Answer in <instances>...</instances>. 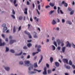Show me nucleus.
Returning a JSON list of instances; mask_svg holds the SVG:
<instances>
[{"instance_id": "f257e3e1", "label": "nucleus", "mask_w": 75, "mask_h": 75, "mask_svg": "<svg viewBox=\"0 0 75 75\" xmlns=\"http://www.w3.org/2000/svg\"><path fill=\"white\" fill-rule=\"evenodd\" d=\"M24 62L25 63L24 65H25V66H26V67H28L29 66H30V65H31V64L30 63V62L28 60H26L24 61Z\"/></svg>"}, {"instance_id": "f03ea898", "label": "nucleus", "mask_w": 75, "mask_h": 75, "mask_svg": "<svg viewBox=\"0 0 75 75\" xmlns=\"http://www.w3.org/2000/svg\"><path fill=\"white\" fill-rule=\"evenodd\" d=\"M24 33L25 34H27V35H28L29 38H32L31 35H30V34L28 32H27V31L25 30L24 31Z\"/></svg>"}, {"instance_id": "7ed1b4c3", "label": "nucleus", "mask_w": 75, "mask_h": 75, "mask_svg": "<svg viewBox=\"0 0 75 75\" xmlns=\"http://www.w3.org/2000/svg\"><path fill=\"white\" fill-rule=\"evenodd\" d=\"M66 47H71V44L70 43H69V42L67 41L66 42Z\"/></svg>"}, {"instance_id": "20e7f679", "label": "nucleus", "mask_w": 75, "mask_h": 75, "mask_svg": "<svg viewBox=\"0 0 75 75\" xmlns=\"http://www.w3.org/2000/svg\"><path fill=\"white\" fill-rule=\"evenodd\" d=\"M28 73L29 75H32L33 74H36L37 72H36V71H28Z\"/></svg>"}, {"instance_id": "39448f33", "label": "nucleus", "mask_w": 75, "mask_h": 75, "mask_svg": "<svg viewBox=\"0 0 75 75\" xmlns=\"http://www.w3.org/2000/svg\"><path fill=\"white\" fill-rule=\"evenodd\" d=\"M6 44V43L5 42H3L2 43V42H1V39H0V46H4Z\"/></svg>"}, {"instance_id": "423d86ee", "label": "nucleus", "mask_w": 75, "mask_h": 75, "mask_svg": "<svg viewBox=\"0 0 75 75\" xmlns=\"http://www.w3.org/2000/svg\"><path fill=\"white\" fill-rule=\"evenodd\" d=\"M44 71L43 72V75H47V68L45 67L44 68Z\"/></svg>"}, {"instance_id": "0eeeda50", "label": "nucleus", "mask_w": 75, "mask_h": 75, "mask_svg": "<svg viewBox=\"0 0 75 75\" xmlns=\"http://www.w3.org/2000/svg\"><path fill=\"white\" fill-rule=\"evenodd\" d=\"M33 37L35 38H38V37L37 35V33H35V32H34Z\"/></svg>"}, {"instance_id": "6e6552de", "label": "nucleus", "mask_w": 75, "mask_h": 75, "mask_svg": "<svg viewBox=\"0 0 75 75\" xmlns=\"http://www.w3.org/2000/svg\"><path fill=\"white\" fill-rule=\"evenodd\" d=\"M42 58H43V56L42 55H40V59L39 61L38 64H40L41 63V62L42 61Z\"/></svg>"}, {"instance_id": "1a4fd4ad", "label": "nucleus", "mask_w": 75, "mask_h": 75, "mask_svg": "<svg viewBox=\"0 0 75 75\" xmlns=\"http://www.w3.org/2000/svg\"><path fill=\"white\" fill-rule=\"evenodd\" d=\"M63 61L64 63H67V64H68V59H63Z\"/></svg>"}, {"instance_id": "9d476101", "label": "nucleus", "mask_w": 75, "mask_h": 75, "mask_svg": "<svg viewBox=\"0 0 75 75\" xmlns=\"http://www.w3.org/2000/svg\"><path fill=\"white\" fill-rule=\"evenodd\" d=\"M52 24L53 25H55V24H57V22H56V21H55V20L53 19V21L52 22Z\"/></svg>"}, {"instance_id": "9b49d317", "label": "nucleus", "mask_w": 75, "mask_h": 75, "mask_svg": "<svg viewBox=\"0 0 75 75\" xmlns=\"http://www.w3.org/2000/svg\"><path fill=\"white\" fill-rule=\"evenodd\" d=\"M16 40H11L10 42V44H12L13 43L16 42Z\"/></svg>"}, {"instance_id": "f8f14e48", "label": "nucleus", "mask_w": 75, "mask_h": 75, "mask_svg": "<svg viewBox=\"0 0 75 75\" xmlns=\"http://www.w3.org/2000/svg\"><path fill=\"white\" fill-rule=\"evenodd\" d=\"M33 67H34V68H37V67H38L37 62H36L34 64Z\"/></svg>"}, {"instance_id": "ddd939ff", "label": "nucleus", "mask_w": 75, "mask_h": 75, "mask_svg": "<svg viewBox=\"0 0 75 75\" xmlns=\"http://www.w3.org/2000/svg\"><path fill=\"white\" fill-rule=\"evenodd\" d=\"M65 48H66V47H62V52H65Z\"/></svg>"}, {"instance_id": "4468645a", "label": "nucleus", "mask_w": 75, "mask_h": 75, "mask_svg": "<svg viewBox=\"0 0 75 75\" xmlns=\"http://www.w3.org/2000/svg\"><path fill=\"white\" fill-rule=\"evenodd\" d=\"M55 65L56 67H58L59 66V63L57 62H55Z\"/></svg>"}, {"instance_id": "2eb2a0df", "label": "nucleus", "mask_w": 75, "mask_h": 75, "mask_svg": "<svg viewBox=\"0 0 75 75\" xmlns=\"http://www.w3.org/2000/svg\"><path fill=\"white\" fill-rule=\"evenodd\" d=\"M33 69V65H31L28 68V70L29 71H31V69Z\"/></svg>"}, {"instance_id": "dca6fc26", "label": "nucleus", "mask_w": 75, "mask_h": 75, "mask_svg": "<svg viewBox=\"0 0 75 75\" xmlns=\"http://www.w3.org/2000/svg\"><path fill=\"white\" fill-rule=\"evenodd\" d=\"M33 71H37L38 72H41L42 70H38L35 69H33Z\"/></svg>"}, {"instance_id": "f3484780", "label": "nucleus", "mask_w": 75, "mask_h": 75, "mask_svg": "<svg viewBox=\"0 0 75 75\" xmlns=\"http://www.w3.org/2000/svg\"><path fill=\"white\" fill-rule=\"evenodd\" d=\"M55 11L53 10V11H51L50 12H49V15H51L53 13H54V11Z\"/></svg>"}, {"instance_id": "a211bd4d", "label": "nucleus", "mask_w": 75, "mask_h": 75, "mask_svg": "<svg viewBox=\"0 0 75 75\" xmlns=\"http://www.w3.org/2000/svg\"><path fill=\"white\" fill-rule=\"evenodd\" d=\"M23 53V51H21V52L20 53V54H15V55H16V56H17V55L18 56V55H21V54H22V53Z\"/></svg>"}, {"instance_id": "6ab92c4d", "label": "nucleus", "mask_w": 75, "mask_h": 75, "mask_svg": "<svg viewBox=\"0 0 75 75\" xmlns=\"http://www.w3.org/2000/svg\"><path fill=\"white\" fill-rule=\"evenodd\" d=\"M50 5L51 6V7H54V5H55V4L54 3H50Z\"/></svg>"}, {"instance_id": "aec40b11", "label": "nucleus", "mask_w": 75, "mask_h": 75, "mask_svg": "<svg viewBox=\"0 0 75 75\" xmlns=\"http://www.w3.org/2000/svg\"><path fill=\"white\" fill-rule=\"evenodd\" d=\"M74 14V11L73 10L70 13V15H73Z\"/></svg>"}, {"instance_id": "412c9836", "label": "nucleus", "mask_w": 75, "mask_h": 75, "mask_svg": "<svg viewBox=\"0 0 75 75\" xmlns=\"http://www.w3.org/2000/svg\"><path fill=\"white\" fill-rule=\"evenodd\" d=\"M4 68L6 71H9L10 70V67H6Z\"/></svg>"}, {"instance_id": "4be33fe9", "label": "nucleus", "mask_w": 75, "mask_h": 75, "mask_svg": "<svg viewBox=\"0 0 75 75\" xmlns=\"http://www.w3.org/2000/svg\"><path fill=\"white\" fill-rule=\"evenodd\" d=\"M27 45L28 47H30L32 46V44L31 43H29Z\"/></svg>"}, {"instance_id": "5701e85b", "label": "nucleus", "mask_w": 75, "mask_h": 75, "mask_svg": "<svg viewBox=\"0 0 75 75\" xmlns=\"http://www.w3.org/2000/svg\"><path fill=\"white\" fill-rule=\"evenodd\" d=\"M52 50H55V47L54 45H52Z\"/></svg>"}, {"instance_id": "b1692460", "label": "nucleus", "mask_w": 75, "mask_h": 75, "mask_svg": "<svg viewBox=\"0 0 75 75\" xmlns=\"http://www.w3.org/2000/svg\"><path fill=\"white\" fill-rule=\"evenodd\" d=\"M60 7H58V10H57V13H59V11H60Z\"/></svg>"}, {"instance_id": "393cba45", "label": "nucleus", "mask_w": 75, "mask_h": 75, "mask_svg": "<svg viewBox=\"0 0 75 75\" xmlns=\"http://www.w3.org/2000/svg\"><path fill=\"white\" fill-rule=\"evenodd\" d=\"M50 61L51 63H52V61H53V58L52 57H51L50 58Z\"/></svg>"}, {"instance_id": "a878e982", "label": "nucleus", "mask_w": 75, "mask_h": 75, "mask_svg": "<svg viewBox=\"0 0 75 75\" xmlns=\"http://www.w3.org/2000/svg\"><path fill=\"white\" fill-rule=\"evenodd\" d=\"M19 20H23V16H20L19 17Z\"/></svg>"}, {"instance_id": "bb28decb", "label": "nucleus", "mask_w": 75, "mask_h": 75, "mask_svg": "<svg viewBox=\"0 0 75 75\" xmlns=\"http://www.w3.org/2000/svg\"><path fill=\"white\" fill-rule=\"evenodd\" d=\"M53 44L56 47H57V42L55 41H54L53 42Z\"/></svg>"}, {"instance_id": "cd10ccee", "label": "nucleus", "mask_w": 75, "mask_h": 75, "mask_svg": "<svg viewBox=\"0 0 75 75\" xmlns=\"http://www.w3.org/2000/svg\"><path fill=\"white\" fill-rule=\"evenodd\" d=\"M16 32V27H15V26H13V33H14Z\"/></svg>"}, {"instance_id": "c85d7f7f", "label": "nucleus", "mask_w": 75, "mask_h": 75, "mask_svg": "<svg viewBox=\"0 0 75 75\" xmlns=\"http://www.w3.org/2000/svg\"><path fill=\"white\" fill-rule=\"evenodd\" d=\"M10 51H11V52H12V53H14L15 52V51H14V50L13 49L11 50Z\"/></svg>"}, {"instance_id": "c756f323", "label": "nucleus", "mask_w": 75, "mask_h": 75, "mask_svg": "<svg viewBox=\"0 0 75 75\" xmlns=\"http://www.w3.org/2000/svg\"><path fill=\"white\" fill-rule=\"evenodd\" d=\"M69 64L70 65H72V62L71 60H70L69 61Z\"/></svg>"}, {"instance_id": "7c9ffc66", "label": "nucleus", "mask_w": 75, "mask_h": 75, "mask_svg": "<svg viewBox=\"0 0 75 75\" xmlns=\"http://www.w3.org/2000/svg\"><path fill=\"white\" fill-rule=\"evenodd\" d=\"M71 45L73 48H75V45L73 43H71Z\"/></svg>"}, {"instance_id": "2f4dec72", "label": "nucleus", "mask_w": 75, "mask_h": 75, "mask_svg": "<svg viewBox=\"0 0 75 75\" xmlns=\"http://www.w3.org/2000/svg\"><path fill=\"white\" fill-rule=\"evenodd\" d=\"M19 64L20 65H23V61H21L19 62Z\"/></svg>"}, {"instance_id": "473e14b6", "label": "nucleus", "mask_w": 75, "mask_h": 75, "mask_svg": "<svg viewBox=\"0 0 75 75\" xmlns=\"http://www.w3.org/2000/svg\"><path fill=\"white\" fill-rule=\"evenodd\" d=\"M38 52H33L32 53L33 55V56H34V55H35V54H38Z\"/></svg>"}, {"instance_id": "72a5a7b5", "label": "nucleus", "mask_w": 75, "mask_h": 75, "mask_svg": "<svg viewBox=\"0 0 75 75\" xmlns=\"http://www.w3.org/2000/svg\"><path fill=\"white\" fill-rule=\"evenodd\" d=\"M48 74H51V70H48Z\"/></svg>"}, {"instance_id": "f704fd0d", "label": "nucleus", "mask_w": 75, "mask_h": 75, "mask_svg": "<svg viewBox=\"0 0 75 75\" xmlns=\"http://www.w3.org/2000/svg\"><path fill=\"white\" fill-rule=\"evenodd\" d=\"M9 50V49H8V48L6 47V52H8V50Z\"/></svg>"}, {"instance_id": "c9c22d12", "label": "nucleus", "mask_w": 75, "mask_h": 75, "mask_svg": "<svg viewBox=\"0 0 75 75\" xmlns=\"http://www.w3.org/2000/svg\"><path fill=\"white\" fill-rule=\"evenodd\" d=\"M37 51H38L37 52H38H38H41V50L40 49L38 48L37 49Z\"/></svg>"}, {"instance_id": "e433bc0d", "label": "nucleus", "mask_w": 75, "mask_h": 75, "mask_svg": "<svg viewBox=\"0 0 75 75\" xmlns=\"http://www.w3.org/2000/svg\"><path fill=\"white\" fill-rule=\"evenodd\" d=\"M4 30L5 31H6V30H7V27H4Z\"/></svg>"}, {"instance_id": "4c0bfd02", "label": "nucleus", "mask_w": 75, "mask_h": 75, "mask_svg": "<svg viewBox=\"0 0 75 75\" xmlns=\"http://www.w3.org/2000/svg\"><path fill=\"white\" fill-rule=\"evenodd\" d=\"M21 26H20L18 28V31H20V30H21Z\"/></svg>"}, {"instance_id": "58836bf2", "label": "nucleus", "mask_w": 75, "mask_h": 75, "mask_svg": "<svg viewBox=\"0 0 75 75\" xmlns=\"http://www.w3.org/2000/svg\"><path fill=\"white\" fill-rule=\"evenodd\" d=\"M65 7H67L68 6V4L67 3H65L64 4Z\"/></svg>"}, {"instance_id": "ea45409f", "label": "nucleus", "mask_w": 75, "mask_h": 75, "mask_svg": "<svg viewBox=\"0 0 75 75\" xmlns=\"http://www.w3.org/2000/svg\"><path fill=\"white\" fill-rule=\"evenodd\" d=\"M38 9L39 10H40L41 8V7L40 6V5H39L38 6Z\"/></svg>"}, {"instance_id": "a19ab883", "label": "nucleus", "mask_w": 75, "mask_h": 75, "mask_svg": "<svg viewBox=\"0 0 75 75\" xmlns=\"http://www.w3.org/2000/svg\"><path fill=\"white\" fill-rule=\"evenodd\" d=\"M61 46L62 47H63V46H64V42H61Z\"/></svg>"}, {"instance_id": "79ce46f5", "label": "nucleus", "mask_w": 75, "mask_h": 75, "mask_svg": "<svg viewBox=\"0 0 75 75\" xmlns=\"http://www.w3.org/2000/svg\"><path fill=\"white\" fill-rule=\"evenodd\" d=\"M46 65L47 68H49V67H50V65H49V64L47 63L46 64Z\"/></svg>"}, {"instance_id": "37998d69", "label": "nucleus", "mask_w": 75, "mask_h": 75, "mask_svg": "<svg viewBox=\"0 0 75 75\" xmlns=\"http://www.w3.org/2000/svg\"><path fill=\"white\" fill-rule=\"evenodd\" d=\"M31 41H32V40H27L28 42H31Z\"/></svg>"}, {"instance_id": "c03bdc74", "label": "nucleus", "mask_w": 75, "mask_h": 75, "mask_svg": "<svg viewBox=\"0 0 75 75\" xmlns=\"http://www.w3.org/2000/svg\"><path fill=\"white\" fill-rule=\"evenodd\" d=\"M62 23H65V19H63L62 20Z\"/></svg>"}, {"instance_id": "a18cd8bd", "label": "nucleus", "mask_w": 75, "mask_h": 75, "mask_svg": "<svg viewBox=\"0 0 75 75\" xmlns=\"http://www.w3.org/2000/svg\"><path fill=\"white\" fill-rule=\"evenodd\" d=\"M66 68L67 69H70V66H67L66 67Z\"/></svg>"}, {"instance_id": "49530a36", "label": "nucleus", "mask_w": 75, "mask_h": 75, "mask_svg": "<svg viewBox=\"0 0 75 75\" xmlns=\"http://www.w3.org/2000/svg\"><path fill=\"white\" fill-rule=\"evenodd\" d=\"M6 24H4L2 25V26L3 27H6Z\"/></svg>"}, {"instance_id": "de8ad7c7", "label": "nucleus", "mask_w": 75, "mask_h": 75, "mask_svg": "<svg viewBox=\"0 0 75 75\" xmlns=\"http://www.w3.org/2000/svg\"><path fill=\"white\" fill-rule=\"evenodd\" d=\"M11 16L13 17V18H14V19H15V18H16V17L14 15H11Z\"/></svg>"}, {"instance_id": "09e8293b", "label": "nucleus", "mask_w": 75, "mask_h": 75, "mask_svg": "<svg viewBox=\"0 0 75 75\" xmlns=\"http://www.w3.org/2000/svg\"><path fill=\"white\" fill-rule=\"evenodd\" d=\"M37 11L38 14V15H40V13L39 12V11H38V9H37Z\"/></svg>"}, {"instance_id": "8fccbe9b", "label": "nucleus", "mask_w": 75, "mask_h": 75, "mask_svg": "<svg viewBox=\"0 0 75 75\" xmlns=\"http://www.w3.org/2000/svg\"><path fill=\"white\" fill-rule=\"evenodd\" d=\"M23 48L25 50H27V47L26 46H24L23 47Z\"/></svg>"}, {"instance_id": "3c124183", "label": "nucleus", "mask_w": 75, "mask_h": 75, "mask_svg": "<svg viewBox=\"0 0 75 75\" xmlns=\"http://www.w3.org/2000/svg\"><path fill=\"white\" fill-rule=\"evenodd\" d=\"M65 3V1H63L62 3V4H64Z\"/></svg>"}, {"instance_id": "603ef678", "label": "nucleus", "mask_w": 75, "mask_h": 75, "mask_svg": "<svg viewBox=\"0 0 75 75\" xmlns=\"http://www.w3.org/2000/svg\"><path fill=\"white\" fill-rule=\"evenodd\" d=\"M49 7H50V6L49 5H48L45 6L46 8H48Z\"/></svg>"}, {"instance_id": "864d4df0", "label": "nucleus", "mask_w": 75, "mask_h": 75, "mask_svg": "<svg viewBox=\"0 0 75 75\" xmlns=\"http://www.w3.org/2000/svg\"><path fill=\"white\" fill-rule=\"evenodd\" d=\"M68 11H71V8H69L68 9Z\"/></svg>"}, {"instance_id": "5fc2aeb1", "label": "nucleus", "mask_w": 75, "mask_h": 75, "mask_svg": "<svg viewBox=\"0 0 75 75\" xmlns=\"http://www.w3.org/2000/svg\"><path fill=\"white\" fill-rule=\"evenodd\" d=\"M72 67L73 68V69H75V66L74 64L72 65Z\"/></svg>"}, {"instance_id": "6e6d98bb", "label": "nucleus", "mask_w": 75, "mask_h": 75, "mask_svg": "<svg viewBox=\"0 0 75 75\" xmlns=\"http://www.w3.org/2000/svg\"><path fill=\"white\" fill-rule=\"evenodd\" d=\"M41 48V45H39L38 46V48Z\"/></svg>"}, {"instance_id": "4d7b16f0", "label": "nucleus", "mask_w": 75, "mask_h": 75, "mask_svg": "<svg viewBox=\"0 0 75 75\" xmlns=\"http://www.w3.org/2000/svg\"><path fill=\"white\" fill-rule=\"evenodd\" d=\"M59 41H60V40H59V39H58L56 40V42H59Z\"/></svg>"}, {"instance_id": "13d9d810", "label": "nucleus", "mask_w": 75, "mask_h": 75, "mask_svg": "<svg viewBox=\"0 0 75 75\" xmlns=\"http://www.w3.org/2000/svg\"><path fill=\"white\" fill-rule=\"evenodd\" d=\"M16 2H17V0H14V4H16Z\"/></svg>"}, {"instance_id": "bf43d9fd", "label": "nucleus", "mask_w": 75, "mask_h": 75, "mask_svg": "<svg viewBox=\"0 0 75 75\" xmlns=\"http://www.w3.org/2000/svg\"><path fill=\"white\" fill-rule=\"evenodd\" d=\"M50 41V40L49 39H47L46 40V42H48Z\"/></svg>"}, {"instance_id": "052dcab7", "label": "nucleus", "mask_w": 75, "mask_h": 75, "mask_svg": "<svg viewBox=\"0 0 75 75\" xmlns=\"http://www.w3.org/2000/svg\"><path fill=\"white\" fill-rule=\"evenodd\" d=\"M59 28L58 27H57L56 28V30H57V31H59Z\"/></svg>"}, {"instance_id": "680f3d73", "label": "nucleus", "mask_w": 75, "mask_h": 75, "mask_svg": "<svg viewBox=\"0 0 75 75\" xmlns=\"http://www.w3.org/2000/svg\"><path fill=\"white\" fill-rule=\"evenodd\" d=\"M30 58V55H29L28 56L27 58L28 59H29V58Z\"/></svg>"}, {"instance_id": "e2e57ef3", "label": "nucleus", "mask_w": 75, "mask_h": 75, "mask_svg": "<svg viewBox=\"0 0 75 75\" xmlns=\"http://www.w3.org/2000/svg\"><path fill=\"white\" fill-rule=\"evenodd\" d=\"M12 13H13V14H15V11H14L13 10Z\"/></svg>"}, {"instance_id": "0e129e2a", "label": "nucleus", "mask_w": 75, "mask_h": 75, "mask_svg": "<svg viewBox=\"0 0 75 75\" xmlns=\"http://www.w3.org/2000/svg\"><path fill=\"white\" fill-rule=\"evenodd\" d=\"M27 5H30V2H29L28 1H27Z\"/></svg>"}, {"instance_id": "69168bd1", "label": "nucleus", "mask_w": 75, "mask_h": 75, "mask_svg": "<svg viewBox=\"0 0 75 75\" xmlns=\"http://www.w3.org/2000/svg\"><path fill=\"white\" fill-rule=\"evenodd\" d=\"M60 12L62 14H64V13H63V12H62V10H60Z\"/></svg>"}, {"instance_id": "338daca9", "label": "nucleus", "mask_w": 75, "mask_h": 75, "mask_svg": "<svg viewBox=\"0 0 75 75\" xmlns=\"http://www.w3.org/2000/svg\"><path fill=\"white\" fill-rule=\"evenodd\" d=\"M24 13H25V14H27V11H25Z\"/></svg>"}, {"instance_id": "774afa93", "label": "nucleus", "mask_w": 75, "mask_h": 75, "mask_svg": "<svg viewBox=\"0 0 75 75\" xmlns=\"http://www.w3.org/2000/svg\"><path fill=\"white\" fill-rule=\"evenodd\" d=\"M12 38H13V37H12V36H9V38L10 39H12Z\"/></svg>"}]
</instances>
